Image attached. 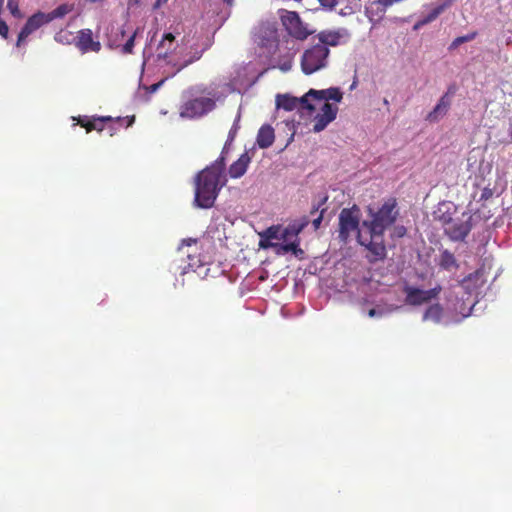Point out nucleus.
<instances>
[{"label": "nucleus", "mask_w": 512, "mask_h": 512, "mask_svg": "<svg viewBox=\"0 0 512 512\" xmlns=\"http://www.w3.org/2000/svg\"><path fill=\"white\" fill-rule=\"evenodd\" d=\"M225 183L226 179L220 178L219 172L215 173L213 169L200 171L195 178V205L202 209L213 207Z\"/></svg>", "instance_id": "f257e3e1"}, {"label": "nucleus", "mask_w": 512, "mask_h": 512, "mask_svg": "<svg viewBox=\"0 0 512 512\" xmlns=\"http://www.w3.org/2000/svg\"><path fill=\"white\" fill-rule=\"evenodd\" d=\"M370 221H363L362 227L372 236H383L387 228L393 225L399 214L397 209V201L395 198H388L382 206L374 212L372 208H368Z\"/></svg>", "instance_id": "f03ea898"}, {"label": "nucleus", "mask_w": 512, "mask_h": 512, "mask_svg": "<svg viewBox=\"0 0 512 512\" xmlns=\"http://www.w3.org/2000/svg\"><path fill=\"white\" fill-rule=\"evenodd\" d=\"M330 50L322 44H315L306 49L301 56V69L306 75H311L328 66Z\"/></svg>", "instance_id": "7ed1b4c3"}, {"label": "nucleus", "mask_w": 512, "mask_h": 512, "mask_svg": "<svg viewBox=\"0 0 512 512\" xmlns=\"http://www.w3.org/2000/svg\"><path fill=\"white\" fill-rule=\"evenodd\" d=\"M279 17L288 35L296 40L304 41L314 33L296 11L281 9Z\"/></svg>", "instance_id": "20e7f679"}, {"label": "nucleus", "mask_w": 512, "mask_h": 512, "mask_svg": "<svg viewBox=\"0 0 512 512\" xmlns=\"http://www.w3.org/2000/svg\"><path fill=\"white\" fill-rule=\"evenodd\" d=\"M360 208L353 205L351 208H344L339 214V238L341 241L346 242L352 232L361 231L360 224ZM362 231H366L365 228Z\"/></svg>", "instance_id": "39448f33"}, {"label": "nucleus", "mask_w": 512, "mask_h": 512, "mask_svg": "<svg viewBox=\"0 0 512 512\" xmlns=\"http://www.w3.org/2000/svg\"><path fill=\"white\" fill-rule=\"evenodd\" d=\"M216 107L213 97H196L184 102L180 107V116L183 118H199L211 112Z\"/></svg>", "instance_id": "423d86ee"}, {"label": "nucleus", "mask_w": 512, "mask_h": 512, "mask_svg": "<svg viewBox=\"0 0 512 512\" xmlns=\"http://www.w3.org/2000/svg\"><path fill=\"white\" fill-rule=\"evenodd\" d=\"M442 287L437 285L436 287L429 290H422L413 286L406 285L403 291L406 295L405 302L411 306H419L425 303H429L432 300L438 298Z\"/></svg>", "instance_id": "0eeeda50"}, {"label": "nucleus", "mask_w": 512, "mask_h": 512, "mask_svg": "<svg viewBox=\"0 0 512 512\" xmlns=\"http://www.w3.org/2000/svg\"><path fill=\"white\" fill-rule=\"evenodd\" d=\"M472 227V215L464 212L462 218H453L451 224L444 228V232L453 241H463L472 230Z\"/></svg>", "instance_id": "6e6552de"}, {"label": "nucleus", "mask_w": 512, "mask_h": 512, "mask_svg": "<svg viewBox=\"0 0 512 512\" xmlns=\"http://www.w3.org/2000/svg\"><path fill=\"white\" fill-rule=\"evenodd\" d=\"M308 92L301 98L293 97L288 94L278 95L276 98V104L278 108H282L285 111H293L295 109H307L313 111L315 107L309 102Z\"/></svg>", "instance_id": "1a4fd4ad"}, {"label": "nucleus", "mask_w": 512, "mask_h": 512, "mask_svg": "<svg viewBox=\"0 0 512 512\" xmlns=\"http://www.w3.org/2000/svg\"><path fill=\"white\" fill-rule=\"evenodd\" d=\"M350 33L346 28H340L337 30H323L318 33L317 38L318 44L325 45V47H336L341 44H345L350 39Z\"/></svg>", "instance_id": "9d476101"}, {"label": "nucleus", "mask_w": 512, "mask_h": 512, "mask_svg": "<svg viewBox=\"0 0 512 512\" xmlns=\"http://www.w3.org/2000/svg\"><path fill=\"white\" fill-rule=\"evenodd\" d=\"M358 242L360 245L365 246L376 257L382 258L385 256L386 248L383 244V236H372L366 231H358Z\"/></svg>", "instance_id": "9b49d317"}, {"label": "nucleus", "mask_w": 512, "mask_h": 512, "mask_svg": "<svg viewBox=\"0 0 512 512\" xmlns=\"http://www.w3.org/2000/svg\"><path fill=\"white\" fill-rule=\"evenodd\" d=\"M47 23L49 20L46 13L37 12L30 16L18 35L17 45L19 46L30 34Z\"/></svg>", "instance_id": "f8f14e48"}, {"label": "nucleus", "mask_w": 512, "mask_h": 512, "mask_svg": "<svg viewBox=\"0 0 512 512\" xmlns=\"http://www.w3.org/2000/svg\"><path fill=\"white\" fill-rule=\"evenodd\" d=\"M337 112V106L325 102L321 107V112L315 116L313 131L321 132L324 130L336 118Z\"/></svg>", "instance_id": "ddd939ff"}, {"label": "nucleus", "mask_w": 512, "mask_h": 512, "mask_svg": "<svg viewBox=\"0 0 512 512\" xmlns=\"http://www.w3.org/2000/svg\"><path fill=\"white\" fill-rule=\"evenodd\" d=\"M454 91L451 88L439 99L436 106L433 108L431 112H429L426 116V120L430 123H436L440 119H442L450 109L451 99L450 95H452Z\"/></svg>", "instance_id": "4468645a"}, {"label": "nucleus", "mask_w": 512, "mask_h": 512, "mask_svg": "<svg viewBox=\"0 0 512 512\" xmlns=\"http://www.w3.org/2000/svg\"><path fill=\"white\" fill-rule=\"evenodd\" d=\"M76 46L83 53L89 51L99 52L101 50V44L99 41L93 40V33L90 29H82L78 32Z\"/></svg>", "instance_id": "2eb2a0df"}, {"label": "nucleus", "mask_w": 512, "mask_h": 512, "mask_svg": "<svg viewBox=\"0 0 512 512\" xmlns=\"http://www.w3.org/2000/svg\"><path fill=\"white\" fill-rule=\"evenodd\" d=\"M455 212V205L451 202L444 201L438 204L433 214L435 220L439 221L445 228L448 224H451Z\"/></svg>", "instance_id": "dca6fc26"}, {"label": "nucleus", "mask_w": 512, "mask_h": 512, "mask_svg": "<svg viewBox=\"0 0 512 512\" xmlns=\"http://www.w3.org/2000/svg\"><path fill=\"white\" fill-rule=\"evenodd\" d=\"M250 162L251 157L247 152H244L235 162L230 165L228 169L229 176L233 179L242 177L246 173Z\"/></svg>", "instance_id": "f3484780"}, {"label": "nucleus", "mask_w": 512, "mask_h": 512, "mask_svg": "<svg viewBox=\"0 0 512 512\" xmlns=\"http://www.w3.org/2000/svg\"><path fill=\"white\" fill-rule=\"evenodd\" d=\"M308 96L317 100H334L336 102H340L343 98V93L339 88L332 87L326 90L310 89L308 91Z\"/></svg>", "instance_id": "a211bd4d"}, {"label": "nucleus", "mask_w": 512, "mask_h": 512, "mask_svg": "<svg viewBox=\"0 0 512 512\" xmlns=\"http://www.w3.org/2000/svg\"><path fill=\"white\" fill-rule=\"evenodd\" d=\"M274 140L275 133L273 127L269 124L262 125L257 134V145L262 149H266L272 146Z\"/></svg>", "instance_id": "6ab92c4d"}, {"label": "nucleus", "mask_w": 512, "mask_h": 512, "mask_svg": "<svg viewBox=\"0 0 512 512\" xmlns=\"http://www.w3.org/2000/svg\"><path fill=\"white\" fill-rule=\"evenodd\" d=\"M455 0H445L442 4L432 9L423 19L419 20L415 25L414 29H418L432 21H434L441 13L444 12Z\"/></svg>", "instance_id": "aec40b11"}, {"label": "nucleus", "mask_w": 512, "mask_h": 512, "mask_svg": "<svg viewBox=\"0 0 512 512\" xmlns=\"http://www.w3.org/2000/svg\"><path fill=\"white\" fill-rule=\"evenodd\" d=\"M260 237H266L271 240L287 241L291 236V232H287V227L282 229L280 226L268 227L265 231L260 233Z\"/></svg>", "instance_id": "412c9836"}, {"label": "nucleus", "mask_w": 512, "mask_h": 512, "mask_svg": "<svg viewBox=\"0 0 512 512\" xmlns=\"http://www.w3.org/2000/svg\"><path fill=\"white\" fill-rule=\"evenodd\" d=\"M443 316V307L439 304H432L428 306L423 314V321H432L439 323Z\"/></svg>", "instance_id": "4be33fe9"}, {"label": "nucleus", "mask_w": 512, "mask_h": 512, "mask_svg": "<svg viewBox=\"0 0 512 512\" xmlns=\"http://www.w3.org/2000/svg\"><path fill=\"white\" fill-rule=\"evenodd\" d=\"M134 120H135L134 116L126 117V118H121V117H117L115 119L113 118L114 123L113 124L106 123V129L109 131V135L113 136L119 128L131 126L132 123L134 122Z\"/></svg>", "instance_id": "5701e85b"}, {"label": "nucleus", "mask_w": 512, "mask_h": 512, "mask_svg": "<svg viewBox=\"0 0 512 512\" xmlns=\"http://www.w3.org/2000/svg\"><path fill=\"white\" fill-rule=\"evenodd\" d=\"M440 266L445 270L458 268L455 256L448 250H444L440 256Z\"/></svg>", "instance_id": "b1692460"}, {"label": "nucleus", "mask_w": 512, "mask_h": 512, "mask_svg": "<svg viewBox=\"0 0 512 512\" xmlns=\"http://www.w3.org/2000/svg\"><path fill=\"white\" fill-rule=\"evenodd\" d=\"M72 11V6L68 4H61L49 13H46L49 22L54 19L63 18L69 12Z\"/></svg>", "instance_id": "393cba45"}, {"label": "nucleus", "mask_w": 512, "mask_h": 512, "mask_svg": "<svg viewBox=\"0 0 512 512\" xmlns=\"http://www.w3.org/2000/svg\"><path fill=\"white\" fill-rule=\"evenodd\" d=\"M310 223L309 216H303L298 222L287 227V232H291L292 237H298V234Z\"/></svg>", "instance_id": "a878e982"}, {"label": "nucleus", "mask_w": 512, "mask_h": 512, "mask_svg": "<svg viewBox=\"0 0 512 512\" xmlns=\"http://www.w3.org/2000/svg\"><path fill=\"white\" fill-rule=\"evenodd\" d=\"M295 240L293 242L280 244L278 246L277 253H288L292 252L294 254H297L298 252L302 253V250L299 248V240L297 237H294Z\"/></svg>", "instance_id": "bb28decb"}, {"label": "nucleus", "mask_w": 512, "mask_h": 512, "mask_svg": "<svg viewBox=\"0 0 512 512\" xmlns=\"http://www.w3.org/2000/svg\"><path fill=\"white\" fill-rule=\"evenodd\" d=\"M477 36V32L476 31H473V32H470L464 36H459V37H456L452 43L450 44L449 46V50H455L456 48H458L461 44L465 43V42H469V41H472L476 38Z\"/></svg>", "instance_id": "cd10ccee"}, {"label": "nucleus", "mask_w": 512, "mask_h": 512, "mask_svg": "<svg viewBox=\"0 0 512 512\" xmlns=\"http://www.w3.org/2000/svg\"><path fill=\"white\" fill-rule=\"evenodd\" d=\"M205 169H213V171L216 173L219 172V177L222 179H226L224 175L225 170V158L223 155H221L213 164L206 167Z\"/></svg>", "instance_id": "c85d7f7f"}, {"label": "nucleus", "mask_w": 512, "mask_h": 512, "mask_svg": "<svg viewBox=\"0 0 512 512\" xmlns=\"http://www.w3.org/2000/svg\"><path fill=\"white\" fill-rule=\"evenodd\" d=\"M321 204H318L317 206H313L312 210L310 211V214L313 216L315 214H318L315 218H313L312 220V226L314 228V230H318L320 228V225L322 223V220H323V214L325 212V209H322L320 212H319V208H320Z\"/></svg>", "instance_id": "c756f323"}, {"label": "nucleus", "mask_w": 512, "mask_h": 512, "mask_svg": "<svg viewBox=\"0 0 512 512\" xmlns=\"http://www.w3.org/2000/svg\"><path fill=\"white\" fill-rule=\"evenodd\" d=\"M106 123L113 124V118L110 116H95V128L94 130L102 132L106 129Z\"/></svg>", "instance_id": "7c9ffc66"}, {"label": "nucleus", "mask_w": 512, "mask_h": 512, "mask_svg": "<svg viewBox=\"0 0 512 512\" xmlns=\"http://www.w3.org/2000/svg\"><path fill=\"white\" fill-rule=\"evenodd\" d=\"M138 29L135 30L132 35L128 38L126 43L122 46V52L124 54H131L133 52V48L135 45V37L137 35Z\"/></svg>", "instance_id": "2f4dec72"}, {"label": "nucleus", "mask_w": 512, "mask_h": 512, "mask_svg": "<svg viewBox=\"0 0 512 512\" xmlns=\"http://www.w3.org/2000/svg\"><path fill=\"white\" fill-rule=\"evenodd\" d=\"M202 54H203V50L194 52L193 55L189 59L185 60L179 66V68L177 69V72L181 71L183 68L187 67L188 65L192 64L193 62L199 60L202 57Z\"/></svg>", "instance_id": "473e14b6"}, {"label": "nucleus", "mask_w": 512, "mask_h": 512, "mask_svg": "<svg viewBox=\"0 0 512 512\" xmlns=\"http://www.w3.org/2000/svg\"><path fill=\"white\" fill-rule=\"evenodd\" d=\"M259 246L262 249L275 248L276 250H278L279 243L272 242L271 239H268L266 237H260Z\"/></svg>", "instance_id": "72a5a7b5"}, {"label": "nucleus", "mask_w": 512, "mask_h": 512, "mask_svg": "<svg viewBox=\"0 0 512 512\" xmlns=\"http://www.w3.org/2000/svg\"><path fill=\"white\" fill-rule=\"evenodd\" d=\"M238 130H239V125H238L237 122H235L233 124V126L231 127L230 131H229L228 138H227L225 146L230 144L231 142H233V140H234Z\"/></svg>", "instance_id": "f704fd0d"}, {"label": "nucleus", "mask_w": 512, "mask_h": 512, "mask_svg": "<svg viewBox=\"0 0 512 512\" xmlns=\"http://www.w3.org/2000/svg\"><path fill=\"white\" fill-rule=\"evenodd\" d=\"M320 5L328 10H333L338 4V0H318Z\"/></svg>", "instance_id": "c9c22d12"}, {"label": "nucleus", "mask_w": 512, "mask_h": 512, "mask_svg": "<svg viewBox=\"0 0 512 512\" xmlns=\"http://www.w3.org/2000/svg\"><path fill=\"white\" fill-rule=\"evenodd\" d=\"M8 32H9V28H8V25L6 24V22L4 20H2L0 18V35L3 37V38H7L8 37Z\"/></svg>", "instance_id": "e433bc0d"}, {"label": "nucleus", "mask_w": 512, "mask_h": 512, "mask_svg": "<svg viewBox=\"0 0 512 512\" xmlns=\"http://www.w3.org/2000/svg\"><path fill=\"white\" fill-rule=\"evenodd\" d=\"M493 195V190L489 187H485L483 190H482V193H481V196H480V200H488L489 198H491Z\"/></svg>", "instance_id": "4c0bfd02"}, {"label": "nucleus", "mask_w": 512, "mask_h": 512, "mask_svg": "<svg viewBox=\"0 0 512 512\" xmlns=\"http://www.w3.org/2000/svg\"><path fill=\"white\" fill-rule=\"evenodd\" d=\"M174 40H175V36L172 33H166L163 36V39L160 43V47H164L166 41H168L171 45Z\"/></svg>", "instance_id": "58836bf2"}, {"label": "nucleus", "mask_w": 512, "mask_h": 512, "mask_svg": "<svg viewBox=\"0 0 512 512\" xmlns=\"http://www.w3.org/2000/svg\"><path fill=\"white\" fill-rule=\"evenodd\" d=\"M8 8L13 15L19 12L18 3L16 0H8Z\"/></svg>", "instance_id": "ea45409f"}, {"label": "nucleus", "mask_w": 512, "mask_h": 512, "mask_svg": "<svg viewBox=\"0 0 512 512\" xmlns=\"http://www.w3.org/2000/svg\"><path fill=\"white\" fill-rule=\"evenodd\" d=\"M86 132L89 133L95 128V116L91 117V119L84 125Z\"/></svg>", "instance_id": "a19ab883"}, {"label": "nucleus", "mask_w": 512, "mask_h": 512, "mask_svg": "<svg viewBox=\"0 0 512 512\" xmlns=\"http://www.w3.org/2000/svg\"><path fill=\"white\" fill-rule=\"evenodd\" d=\"M197 240L196 239H192V238H189V239H184L182 241V245L181 247L179 248L180 251H182L183 249V246L184 245H187V246H190L191 244H196Z\"/></svg>", "instance_id": "79ce46f5"}, {"label": "nucleus", "mask_w": 512, "mask_h": 512, "mask_svg": "<svg viewBox=\"0 0 512 512\" xmlns=\"http://www.w3.org/2000/svg\"><path fill=\"white\" fill-rule=\"evenodd\" d=\"M91 118L87 117V116H84V117H79L77 119V124H79L81 127L84 128V125L87 124V122L90 120Z\"/></svg>", "instance_id": "37998d69"}, {"label": "nucleus", "mask_w": 512, "mask_h": 512, "mask_svg": "<svg viewBox=\"0 0 512 512\" xmlns=\"http://www.w3.org/2000/svg\"><path fill=\"white\" fill-rule=\"evenodd\" d=\"M377 314V311L375 309H370L368 312L369 317H374Z\"/></svg>", "instance_id": "c03bdc74"}, {"label": "nucleus", "mask_w": 512, "mask_h": 512, "mask_svg": "<svg viewBox=\"0 0 512 512\" xmlns=\"http://www.w3.org/2000/svg\"><path fill=\"white\" fill-rule=\"evenodd\" d=\"M159 86H160V83L153 84V85L151 86L152 91H155Z\"/></svg>", "instance_id": "a18cd8bd"}, {"label": "nucleus", "mask_w": 512, "mask_h": 512, "mask_svg": "<svg viewBox=\"0 0 512 512\" xmlns=\"http://www.w3.org/2000/svg\"><path fill=\"white\" fill-rule=\"evenodd\" d=\"M167 1L168 0H157L156 3H157L158 6H160V5L164 4V3H166Z\"/></svg>", "instance_id": "49530a36"}, {"label": "nucleus", "mask_w": 512, "mask_h": 512, "mask_svg": "<svg viewBox=\"0 0 512 512\" xmlns=\"http://www.w3.org/2000/svg\"><path fill=\"white\" fill-rule=\"evenodd\" d=\"M224 2H225L227 5L232 6V5H233L234 0H224Z\"/></svg>", "instance_id": "de8ad7c7"}, {"label": "nucleus", "mask_w": 512, "mask_h": 512, "mask_svg": "<svg viewBox=\"0 0 512 512\" xmlns=\"http://www.w3.org/2000/svg\"><path fill=\"white\" fill-rule=\"evenodd\" d=\"M120 34H121V36H122V37H124V35H125V29H124L123 27H121V29H120Z\"/></svg>", "instance_id": "09e8293b"}, {"label": "nucleus", "mask_w": 512, "mask_h": 512, "mask_svg": "<svg viewBox=\"0 0 512 512\" xmlns=\"http://www.w3.org/2000/svg\"><path fill=\"white\" fill-rule=\"evenodd\" d=\"M404 232H405V228L401 227L400 230H399L400 235H403Z\"/></svg>", "instance_id": "8fccbe9b"}, {"label": "nucleus", "mask_w": 512, "mask_h": 512, "mask_svg": "<svg viewBox=\"0 0 512 512\" xmlns=\"http://www.w3.org/2000/svg\"><path fill=\"white\" fill-rule=\"evenodd\" d=\"M109 45H110V47H113V46H114V47H118V46H119V44H116V43H113V44H112V43H110Z\"/></svg>", "instance_id": "3c124183"}, {"label": "nucleus", "mask_w": 512, "mask_h": 512, "mask_svg": "<svg viewBox=\"0 0 512 512\" xmlns=\"http://www.w3.org/2000/svg\"><path fill=\"white\" fill-rule=\"evenodd\" d=\"M188 266H189L190 268H194L195 264H191V263H189V265H188Z\"/></svg>", "instance_id": "603ef678"}]
</instances>
